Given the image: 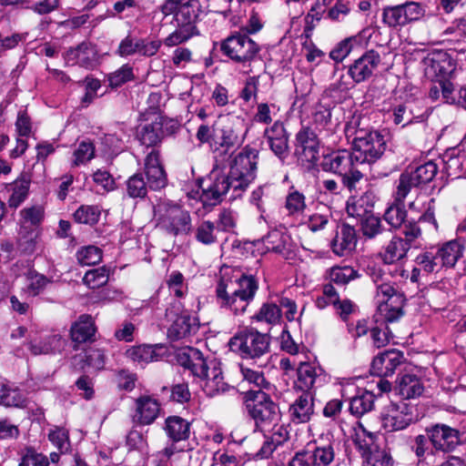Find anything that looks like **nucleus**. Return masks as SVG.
<instances>
[{"instance_id": "9", "label": "nucleus", "mask_w": 466, "mask_h": 466, "mask_svg": "<svg viewBox=\"0 0 466 466\" xmlns=\"http://www.w3.org/2000/svg\"><path fill=\"white\" fill-rule=\"evenodd\" d=\"M270 339L266 334L256 329H244L229 340L231 350L243 359H258L269 350Z\"/></svg>"}, {"instance_id": "44", "label": "nucleus", "mask_w": 466, "mask_h": 466, "mask_svg": "<svg viewBox=\"0 0 466 466\" xmlns=\"http://www.w3.org/2000/svg\"><path fill=\"white\" fill-rule=\"evenodd\" d=\"M126 355L128 359L139 364H145L157 360L158 357L154 347L150 345H139L131 347L127 350Z\"/></svg>"}, {"instance_id": "18", "label": "nucleus", "mask_w": 466, "mask_h": 466, "mask_svg": "<svg viewBox=\"0 0 466 466\" xmlns=\"http://www.w3.org/2000/svg\"><path fill=\"white\" fill-rule=\"evenodd\" d=\"M315 392H301L289 407V416L295 424L309 422L314 415Z\"/></svg>"}, {"instance_id": "61", "label": "nucleus", "mask_w": 466, "mask_h": 466, "mask_svg": "<svg viewBox=\"0 0 466 466\" xmlns=\"http://www.w3.org/2000/svg\"><path fill=\"white\" fill-rule=\"evenodd\" d=\"M167 285L170 292L177 298H182L187 292V286L184 282V276L179 271H173L167 279Z\"/></svg>"}, {"instance_id": "57", "label": "nucleus", "mask_w": 466, "mask_h": 466, "mask_svg": "<svg viewBox=\"0 0 466 466\" xmlns=\"http://www.w3.org/2000/svg\"><path fill=\"white\" fill-rule=\"evenodd\" d=\"M313 125L319 133L326 132V134L329 135V131H331L330 109L323 106L317 107L313 114Z\"/></svg>"}, {"instance_id": "31", "label": "nucleus", "mask_w": 466, "mask_h": 466, "mask_svg": "<svg viewBox=\"0 0 466 466\" xmlns=\"http://www.w3.org/2000/svg\"><path fill=\"white\" fill-rule=\"evenodd\" d=\"M96 333V327L93 318L90 315L83 314L74 322L70 328V337L75 343H85L91 341Z\"/></svg>"}, {"instance_id": "3", "label": "nucleus", "mask_w": 466, "mask_h": 466, "mask_svg": "<svg viewBox=\"0 0 466 466\" xmlns=\"http://www.w3.org/2000/svg\"><path fill=\"white\" fill-rule=\"evenodd\" d=\"M243 404L256 429L266 431L278 426L280 420L279 405L260 390H249L243 394Z\"/></svg>"}, {"instance_id": "16", "label": "nucleus", "mask_w": 466, "mask_h": 466, "mask_svg": "<svg viewBox=\"0 0 466 466\" xmlns=\"http://www.w3.org/2000/svg\"><path fill=\"white\" fill-rule=\"evenodd\" d=\"M381 62L380 54L368 50L349 67V75L354 83L360 84L370 78Z\"/></svg>"}, {"instance_id": "27", "label": "nucleus", "mask_w": 466, "mask_h": 466, "mask_svg": "<svg viewBox=\"0 0 466 466\" xmlns=\"http://www.w3.org/2000/svg\"><path fill=\"white\" fill-rule=\"evenodd\" d=\"M236 285L237 287L233 289V283H230L228 289L233 295L240 298L239 302L241 305L238 309H243L254 299L258 289V283L254 276L242 274L236 280Z\"/></svg>"}, {"instance_id": "12", "label": "nucleus", "mask_w": 466, "mask_h": 466, "mask_svg": "<svg viewBox=\"0 0 466 466\" xmlns=\"http://www.w3.org/2000/svg\"><path fill=\"white\" fill-rule=\"evenodd\" d=\"M380 419L387 431L404 430L413 420L412 407L403 400L390 402L384 408Z\"/></svg>"}, {"instance_id": "43", "label": "nucleus", "mask_w": 466, "mask_h": 466, "mask_svg": "<svg viewBox=\"0 0 466 466\" xmlns=\"http://www.w3.org/2000/svg\"><path fill=\"white\" fill-rule=\"evenodd\" d=\"M439 250L441 253L442 260L446 263V268H452L462 257L464 247L458 240H451L443 244Z\"/></svg>"}, {"instance_id": "45", "label": "nucleus", "mask_w": 466, "mask_h": 466, "mask_svg": "<svg viewBox=\"0 0 466 466\" xmlns=\"http://www.w3.org/2000/svg\"><path fill=\"white\" fill-rule=\"evenodd\" d=\"M360 230L363 236L369 239L374 238L383 233H390V229H385L380 218L370 214L360 219Z\"/></svg>"}, {"instance_id": "42", "label": "nucleus", "mask_w": 466, "mask_h": 466, "mask_svg": "<svg viewBox=\"0 0 466 466\" xmlns=\"http://www.w3.org/2000/svg\"><path fill=\"white\" fill-rule=\"evenodd\" d=\"M281 316V309L277 304L266 302L262 304L252 319L258 322L276 325L279 323Z\"/></svg>"}, {"instance_id": "55", "label": "nucleus", "mask_w": 466, "mask_h": 466, "mask_svg": "<svg viewBox=\"0 0 466 466\" xmlns=\"http://www.w3.org/2000/svg\"><path fill=\"white\" fill-rule=\"evenodd\" d=\"M263 241L268 251L283 254L286 250L287 237L279 230L270 231Z\"/></svg>"}, {"instance_id": "11", "label": "nucleus", "mask_w": 466, "mask_h": 466, "mask_svg": "<svg viewBox=\"0 0 466 466\" xmlns=\"http://www.w3.org/2000/svg\"><path fill=\"white\" fill-rule=\"evenodd\" d=\"M198 15L191 5H183L175 15L176 30L164 39L163 44L168 47L177 46L198 35Z\"/></svg>"}, {"instance_id": "32", "label": "nucleus", "mask_w": 466, "mask_h": 466, "mask_svg": "<svg viewBox=\"0 0 466 466\" xmlns=\"http://www.w3.org/2000/svg\"><path fill=\"white\" fill-rule=\"evenodd\" d=\"M64 347V339L58 333L47 334L29 343V350L35 356L54 354Z\"/></svg>"}, {"instance_id": "15", "label": "nucleus", "mask_w": 466, "mask_h": 466, "mask_svg": "<svg viewBox=\"0 0 466 466\" xmlns=\"http://www.w3.org/2000/svg\"><path fill=\"white\" fill-rule=\"evenodd\" d=\"M425 74L432 80L447 79L456 68L454 59L444 51L428 55L424 59Z\"/></svg>"}, {"instance_id": "54", "label": "nucleus", "mask_w": 466, "mask_h": 466, "mask_svg": "<svg viewBox=\"0 0 466 466\" xmlns=\"http://www.w3.org/2000/svg\"><path fill=\"white\" fill-rule=\"evenodd\" d=\"M77 261L83 266H92L102 259V250L96 246L81 248L76 253Z\"/></svg>"}, {"instance_id": "63", "label": "nucleus", "mask_w": 466, "mask_h": 466, "mask_svg": "<svg viewBox=\"0 0 466 466\" xmlns=\"http://www.w3.org/2000/svg\"><path fill=\"white\" fill-rule=\"evenodd\" d=\"M26 292L31 296H37L49 282L44 275L29 272L26 276Z\"/></svg>"}, {"instance_id": "53", "label": "nucleus", "mask_w": 466, "mask_h": 466, "mask_svg": "<svg viewBox=\"0 0 466 466\" xmlns=\"http://www.w3.org/2000/svg\"><path fill=\"white\" fill-rule=\"evenodd\" d=\"M100 217V209L96 206H81L74 213V218L77 223L94 225Z\"/></svg>"}, {"instance_id": "46", "label": "nucleus", "mask_w": 466, "mask_h": 466, "mask_svg": "<svg viewBox=\"0 0 466 466\" xmlns=\"http://www.w3.org/2000/svg\"><path fill=\"white\" fill-rule=\"evenodd\" d=\"M20 221L24 226L37 227L45 218V208L36 204L26 207L20 211Z\"/></svg>"}, {"instance_id": "33", "label": "nucleus", "mask_w": 466, "mask_h": 466, "mask_svg": "<svg viewBox=\"0 0 466 466\" xmlns=\"http://www.w3.org/2000/svg\"><path fill=\"white\" fill-rule=\"evenodd\" d=\"M30 183L29 176L23 174L15 181L5 186L7 191L11 193L7 200L10 208H18L27 198Z\"/></svg>"}, {"instance_id": "39", "label": "nucleus", "mask_w": 466, "mask_h": 466, "mask_svg": "<svg viewBox=\"0 0 466 466\" xmlns=\"http://www.w3.org/2000/svg\"><path fill=\"white\" fill-rule=\"evenodd\" d=\"M26 402L25 394L18 388L0 382V404L6 407L24 408Z\"/></svg>"}, {"instance_id": "8", "label": "nucleus", "mask_w": 466, "mask_h": 466, "mask_svg": "<svg viewBox=\"0 0 466 466\" xmlns=\"http://www.w3.org/2000/svg\"><path fill=\"white\" fill-rule=\"evenodd\" d=\"M260 48L247 34L234 33L220 43V51L233 62L250 67Z\"/></svg>"}, {"instance_id": "59", "label": "nucleus", "mask_w": 466, "mask_h": 466, "mask_svg": "<svg viewBox=\"0 0 466 466\" xmlns=\"http://www.w3.org/2000/svg\"><path fill=\"white\" fill-rule=\"evenodd\" d=\"M240 371L243 379L248 383L254 384L258 388V390H270L271 384L266 380L263 372L252 370L245 366H240Z\"/></svg>"}, {"instance_id": "23", "label": "nucleus", "mask_w": 466, "mask_h": 466, "mask_svg": "<svg viewBox=\"0 0 466 466\" xmlns=\"http://www.w3.org/2000/svg\"><path fill=\"white\" fill-rule=\"evenodd\" d=\"M198 330V319L185 311L174 319L167 330V336L173 341L180 340L196 334Z\"/></svg>"}, {"instance_id": "62", "label": "nucleus", "mask_w": 466, "mask_h": 466, "mask_svg": "<svg viewBox=\"0 0 466 466\" xmlns=\"http://www.w3.org/2000/svg\"><path fill=\"white\" fill-rule=\"evenodd\" d=\"M95 157V147L89 141H82L74 152V166H80Z\"/></svg>"}, {"instance_id": "26", "label": "nucleus", "mask_w": 466, "mask_h": 466, "mask_svg": "<svg viewBox=\"0 0 466 466\" xmlns=\"http://www.w3.org/2000/svg\"><path fill=\"white\" fill-rule=\"evenodd\" d=\"M163 137V123L159 116H157L150 123L138 126L137 128V140L147 147H156L161 143Z\"/></svg>"}, {"instance_id": "48", "label": "nucleus", "mask_w": 466, "mask_h": 466, "mask_svg": "<svg viewBox=\"0 0 466 466\" xmlns=\"http://www.w3.org/2000/svg\"><path fill=\"white\" fill-rule=\"evenodd\" d=\"M109 279V269L106 267L90 269L86 272L83 282L89 289H98L105 286Z\"/></svg>"}, {"instance_id": "4", "label": "nucleus", "mask_w": 466, "mask_h": 466, "mask_svg": "<svg viewBox=\"0 0 466 466\" xmlns=\"http://www.w3.org/2000/svg\"><path fill=\"white\" fill-rule=\"evenodd\" d=\"M360 157L354 150H339L324 156L320 167L325 172L336 174L341 177L342 185L350 192L356 189L357 184L363 178L360 170Z\"/></svg>"}, {"instance_id": "36", "label": "nucleus", "mask_w": 466, "mask_h": 466, "mask_svg": "<svg viewBox=\"0 0 466 466\" xmlns=\"http://www.w3.org/2000/svg\"><path fill=\"white\" fill-rule=\"evenodd\" d=\"M372 195L366 192L360 197H350L346 205V210L350 217L360 220L372 214Z\"/></svg>"}, {"instance_id": "24", "label": "nucleus", "mask_w": 466, "mask_h": 466, "mask_svg": "<svg viewBox=\"0 0 466 466\" xmlns=\"http://www.w3.org/2000/svg\"><path fill=\"white\" fill-rule=\"evenodd\" d=\"M359 450L363 461V466H394V461L390 453L373 442H360Z\"/></svg>"}, {"instance_id": "7", "label": "nucleus", "mask_w": 466, "mask_h": 466, "mask_svg": "<svg viewBox=\"0 0 466 466\" xmlns=\"http://www.w3.org/2000/svg\"><path fill=\"white\" fill-rule=\"evenodd\" d=\"M373 281L376 284V298L378 299V311L387 322H393L404 314L403 307L406 299L403 293L396 289L393 284L382 281L379 283L382 276L374 275Z\"/></svg>"}, {"instance_id": "19", "label": "nucleus", "mask_w": 466, "mask_h": 466, "mask_svg": "<svg viewBox=\"0 0 466 466\" xmlns=\"http://www.w3.org/2000/svg\"><path fill=\"white\" fill-rule=\"evenodd\" d=\"M403 353L398 350H386L376 356L371 363L373 374L380 377L391 376L404 361Z\"/></svg>"}, {"instance_id": "25", "label": "nucleus", "mask_w": 466, "mask_h": 466, "mask_svg": "<svg viewBox=\"0 0 466 466\" xmlns=\"http://www.w3.org/2000/svg\"><path fill=\"white\" fill-rule=\"evenodd\" d=\"M333 252L338 256H345L355 249L357 245L356 230L348 224H342L336 236L329 240Z\"/></svg>"}, {"instance_id": "17", "label": "nucleus", "mask_w": 466, "mask_h": 466, "mask_svg": "<svg viewBox=\"0 0 466 466\" xmlns=\"http://www.w3.org/2000/svg\"><path fill=\"white\" fill-rule=\"evenodd\" d=\"M296 155L309 163H314L319 158V142L318 135L309 127H302L296 135Z\"/></svg>"}, {"instance_id": "49", "label": "nucleus", "mask_w": 466, "mask_h": 466, "mask_svg": "<svg viewBox=\"0 0 466 466\" xmlns=\"http://www.w3.org/2000/svg\"><path fill=\"white\" fill-rule=\"evenodd\" d=\"M406 216L403 203L395 202L386 209L383 218L391 228H399L404 223Z\"/></svg>"}, {"instance_id": "13", "label": "nucleus", "mask_w": 466, "mask_h": 466, "mask_svg": "<svg viewBox=\"0 0 466 466\" xmlns=\"http://www.w3.org/2000/svg\"><path fill=\"white\" fill-rule=\"evenodd\" d=\"M431 444L440 454L453 451L461 443V433L457 429L438 423L426 429Z\"/></svg>"}, {"instance_id": "1", "label": "nucleus", "mask_w": 466, "mask_h": 466, "mask_svg": "<svg viewBox=\"0 0 466 466\" xmlns=\"http://www.w3.org/2000/svg\"><path fill=\"white\" fill-rule=\"evenodd\" d=\"M258 152L246 147L233 159L228 174L219 168H213L201 181L200 200L205 207L219 204L230 193V198L241 197L256 177Z\"/></svg>"}, {"instance_id": "22", "label": "nucleus", "mask_w": 466, "mask_h": 466, "mask_svg": "<svg viewBox=\"0 0 466 466\" xmlns=\"http://www.w3.org/2000/svg\"><path fill=\"white\" fill-rule=\"evenodd\" d=\"M97 60L95 46L89 42H82L75 48H70L66 55V61L70 65H79L85 68H93Z\"/></svg>"}, {"instance_id": "28", "label": "nucleus", "mask_w": 466, "mask_h": 466, "mask_svg": "<svg viewBox=\"0 0 466 466\" xmlns=\"http://www.w3.org/2000/svg\"><path fill=\"white\" fill-rule=\"evenodd\" d=\"M321 375V370L309 362H301L297 369L294 390L301 392H314L313 389Z\"/></svg>"}, {"instance_id": "35", "label": "nucleus", "mask_w": 466, "mask_h": 466, "mask_svg": "<svg viewBox=\"0 0 466 466\" xmlns=\"http://www.w3.org/2000/svg\"><path fill=\"white\" fill-rule=\"evenodd\" d=\"M410 248V245L403 238L392 237L383 251L380 253V258L384 264L391 265L402 259Z\"/></svg>"}, {"instance_id": "6", "label": "nucleus", "mask_w": 466, "mask_h": 466, "mask_svg": "<svg viewBox=\"0 0 466 466\" xmlns=\"http://www.w3.org/2000/svg\"><path fill=\"white\" fill-rule=\"evenodd\" d=\"M154 218L157 227L172 236H177L189 231L191 218L189 213L180 206L160 199L154 206Z\"/></svg>"}, {"instance_id": "10", "label": "nucleus", "mask_w": 466, "mask_h": 466, "mask_svg": "<svg viewBox=\"0 0 466 466\" xmlns=\"http://www.w3.org/2000/svg\"><path fill=\"white\" fill-rule=\"evenodd\" d=\"M354 135L353 150L361 165L375 162L385 152L386 140L379 131L358 128Z\"/></svg>"}, {"instance_id": "34", "label": "nucleus", "mask_w": 466, "mask_h": 466, "mask_svg": "<svg viewBox=\"0 0 466 466\" xmlns=\"http://www.w3.org/2000/svg\"><path fill=\"white\" fill-rule=\"evenodd\" d=\"M191 423L179 416H168L165 420L164 431L174 442L186 441L190 436Z\"/></svg>"}, {"instance_id": "47", "label": "nucleus", "mask_w": 466, "mask_h": 466, "mask_svg": "<svg viewBox=\"0 0 466 466\" xmlns=\"http://www.w3.org/2000/svg\"><path fill=\"white\" fill-rule=\"evenodd\" d=\"M437 171V165L432 161H429L416 167L414 170L409 171V173L415 184L420 187L431 182L436 176Z\"/></svg>"}, {"instance_id": "50", "label": "nucleus", "mask_w": 466, "mask_h": 466, "mask_svg": "<svg viewBox=\"0 0 466 466\" xmlns=\"http://www.w3.org/2000/svg\"><path fill=\"white\" fill-rule=\"evenodd\" d=\"M382 19L390 27L401 26L408 24L401 5L385 7Z\"/></svg>"}, {"instance_id": "37", "label": "nucleus", "mask_w": 466, "mask_h": 466, "mask_svg": "<svg viewBox=\"0 0 466 466\" xmlns=\"http://www.w3.org/2000/svg\"><path fill=\"white\" fill-rule=\"evenodd\" d=\"M307 224L309 229L312 232L338 228L336 220L332 218L330 209L327 207H322V208L311 214L309 217Z\"/></svg>"}, {"instance_id": "21", "label": "nucleus", "mask_w": 466, "mask_h": 466, "mask_svg": "<svg viewBox=\"0 0 466 466\" xmlns=\"http://www.w3.org/2000/svg\"><path fill=\"white\" fill-rule=\"evenodd\" d=\"M159 412L160 404L156 399L141 396L136 400L133 420L139 425H150L158 417Z\"/></svg>"}, {"instance_id": "38", "label": "nucleus", "mask_w": 466, "mask_h": 466, "mask_svg": "<svg viewBox=\"0 0 466 466\" xmlns=\"http://www.w3.org/2000/svg\"><path fill=\"white\" fill-rule=\"evenodd\" d=\"M375 395L369 390L359 392L350 400V412L357 418L370 412L374 408Z\"/></svg>"}, {"instance_id": "58", "label": "nucleus", "mask_w": 466, "mask_h": 466, "mask_svg": "<svg viewBox=\"0 0 466 466\" xmlns=\"http://www.w3.org/2000/svg\"><path fill=\"white\" fill-rule=\"evenodd\" d=\"M413 187H418L408 170L404 171L398 180L395 191V202L403 203L405 198Z\"/></svg>"}, {"instance_id": "20", "label": "nucleus", "mask_w": 466, "mask_h": 466, "mask_svg": "<svg viewBox=\"0 0 466 466\" xmlns=\"http://www.w3.org/2000/svg\"><path fill=\"white\" fill-rule=\"evenodd\" d=\"M265 137L272 152L284 160L289 156V137L283 123L276 121L265 130Z\"/></svg>"}, {"instance_id": "29", "label": "nucleus", "mask_w": 466, "mask_h": 466, "mask_svg": "<svg viewBox=\"0 0 466 466\" xmlns=\"http://www.w3.org/2000/svg\"><path fill=\"white\" fill-rule=\"evenodd\" d=\"M395 390L403 400H410L420 397L424 391V386L415 374L404 373L398 376Z\"/></svg>"}, {"instance_id": "40", "label": "nucleus", "mask_w": 466, "mask_h": 466, "mask_svg": "<svg viewBox=\"0 0 466 466\" xmlns=\"http://www.w3.org/2000/svg\"><path fill=\"white\" fill-rule=\"evenodd\" d=\"M228 284L222 279L217 287V296L220 299L221 306L229 308L235 314L243 313L247 308L239 309L240 298L228 292Z\"/></svg>"}, {"instance_id": "64", "label": "nucleus", "mask_w": 466, "mask_h": 466, "mask_svg": "<svg viewBox=\"0 0 466 466\" xmlns=\"http://www.w3.org/2000/svg\"><path fill=\"white\" fill-rule=\"evenodd\" d=\"M140 38L132 37L130 35H127L121 40L118 45L116 54L121 57H126L138 54L139 52Z\"/></svg>"}, {"instance_id": "5", "label": "nucleus", "mask_w": 466, "mask_h": 466, "mask_svg": "<svg viewBox=\"0 0 466 466\" xmlns=\"http://www.w3.org/2000/svg\"><path fill=\"white\" fill-rule=\"evenodd\" d=\"M335 445L332 436L321 435L297 451L289 466H332L336 459Z\"/></svg>"}, {"instance_id": "41", "label": "nucleus", "mask_w": 466, "mask_h": 466, "mask_svg": "<svg viewBox=\"0 0 466 466\" xmlns=\"http://www.w3.org/2000/svg\"><path fill=\"white\" fill-rule=\"evenodd\" d=\"M219 228L209 221L205 220L199 223L196 228V239L204 245H212L218 240Z\"/></svg>"}, {"instance_id": "2", "label": "nucleus", "mask_w": 466, "mask_h": 466, "mask_svg": "<svg viewBox=\"0 0 466 466\" xmlns=\"http://www.w3.org/2000/svg\"><path fill=\"white\" fill-rule=\"evenodd\" d=\"M177 360L194 376L204 380L202 388L208 396L214 397L228 390L220 363L216 360L207 361L199 350L191 347L183 349L177 351Z\"/></svg>"}, {"instance_id": "30", "label": "nucleus", "mask_w": 466, "mask_h": 466, "mask_svg": "<svg viewBox=\"0 0 466 466\" xmlns=\"http://www.w3.org/2000/svg\"><path fill=\"white\" fill-rule=\"evenodd\" d=\"M429 435L419 434L411 441L410 449L418 459L419 465L431 466L440 451L430 446Z\"/></svg>"}, {"instance_id": "51", "label": "nucleus", "mask_w": 466, "mask_h": 466, "mask_svg": "<svg viewBox=\"0 0 466 466\" xmlns=\"http://www.w3.org/2000/svg\"><path fill=\"white\" fill-rule=\"evenodd\" d=\"M18 466H49V460L46 455L27 447L21 453Z\"/></svg>"}, {"instance_id": "14", "label": "nucleus", "mask_w": 466, "mask_h": 466, "mask_svg": "<svg viewBox=\"0 0 466 466\" xmlns=\"http://www.w3.org/2000/svg\"><path fill=\"white\" fill-rule=\"evenodd\" d=\"M244 140L243 122L238 118L227 119L218 127L217 137L214 138L215 150L219 148L228 151L238 147Z\"/></svg>"}, {"instance_id": "56", "label": "nucleus", "mask_w": 466, "mask_h": 466, "mask_svg": "<svg viewBox=\"0 0 466 466\" xmlns=\"http://www.w3.org/2000/svg\"><path fill=\"white\" fill-rule=\"evenodd\" d=\"M134 78L133 67L128 64L123 65L120 68L107 76L109 86L113 88L118 87Z\"/></svg>"}, {"instance_id": "52", "label": "nucleus", "mask_w": 466, "mask_h": 466, "mask_svg": "<svg viewBox=\"0 0 466 466\" xmlns=\"http://www.w3.org/2000/svg\"><path fill=\"white\" fill-rule=\"evenodd\" d=\"M148 185L145 182L142 174L137 173L127 181V192L130 198H143L147 196Z\"/></svg>"}, {"instance_id": "60", "label": "nucleus", "mask_w": 466, "mask_h": 466, "mask_svg": "<svg viewBox=\"0 0 466 466\" xmlns=\"http://www.w3.org/2000/svg\"><path fill=\"white\" fill-rule=\"evenodd\" d=\"M357 276V271L351 267H333L329 274L330 281L338 285H345L356 279Z\"/></svg>"}]
</instances>
